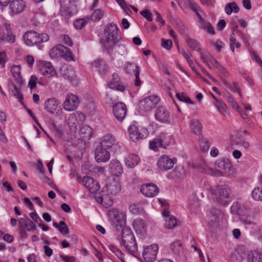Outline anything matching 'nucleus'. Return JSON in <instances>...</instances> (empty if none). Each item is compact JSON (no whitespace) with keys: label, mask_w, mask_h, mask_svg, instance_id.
Instances as JSON below:
<instances>
[{"label":"nucleus","mask_w":262,"mask_h":262,"mask_svg":"<svg viewBox=\"0 0 262 262\" xmlns=\"http://www.w3.org/2000/svg\"><path fill=\"white\" fill-rule=\"evenodd\" d=\"M49 38L48 34H39L33 30L27 31L23 36L24 43L28 47L38 46L40 43L48 41Z\"/></svg>","instance_id":"1"},{"label":"nucleus","mask_w":262,"mask_h":262,"mask_svg":"<svg viewBox=\"0 0 262 262\" xmlns=\"http://www.w3.org/2000/svg\"><path fill=\"white\" fill-rule=\"evenodd\" d=\"M122 242L126 250L134 255L138 250L137 245L134 235L127 227H123L121 230Z\"/></svg>","instance_id":"2"},{"label":"nucleus","mask_w":262,"mask_h":262,"mask_svg":"<svg viewBox=\"0 0 262 262\" xmlns=\"http://www.w3.org/2000/svg\"><path fill=\"white\" fill-rule=\"evenodd\" d=\"M230 189L228 185L218 186L214 190V199L222 205H226L230 202Z\"/></svg>","instance_id":"3"},{"label":"nucleus","mask_w":262,"mask_h":262,"mask_svg":"<svg viewBox=\"0 0 262 262\" xmlns=\"http://www.w3.org/2000/svg\"><path fill=\"white\" fill-rule=\"evenodd\" d=\"M214 166L215 171H214L213 174L221 177L230 170L232 168V164L229 159H222L216 160Z\"/></svg>","instance_id":"4"},{"label":"nucleus","mask_w":262,"mask_h":262,"mask_svg":"<svg viewBox=\"0 0 262 262\" xmlns=\"http://www.w3.org/2000/svg\"><path fill=\"white\" fill-rule=\"evenodd\" d=\"M159 98L156 96H150L141 100L139 103L140 111L144 112L151 111L159 102Z\"/></svg>","instance_id":"5"},{"label":"nucleus","mask_w":262,"mask_h":262,"mask_svg":"<svg viewBox=\"0 0 262 262\" xmlns=\"http://www.w3.org/2000/svg\"><path fill=\"white\" fill-rule=\"evenodd\" d=\"M110 215L113 219V223L115 224V227H123L126 224V215L125 212L118 209H112L110 211Z\"/></svg>","instance_id":"6"},{"label":"nucleus","mask_w":262,"mask_h":262,"mask_svg":"<svg viewBox=\"0 0 262 262\" xmlns=\"http://www.w3.org/2000/svg\"><path fill=\"white\" fill-rule=\"evenodd\" d=\"M130 139L134 142L139 139L145 138L148 135L147 130L145 128H140L136 125H132L128 129Z\"/></svg>","instance_id":"7"},{"label":"nucleus","mask_w":262,"mask_h":262,"mask_svg":"<svg viewBox=\"0 0 262 262\" xmlns=\"http://www.w3.org/2000/svg\"><path fill=\"white\" fill-rule=\"evenodd\" d=\"M120 31L117 26L114 24H107L105 29L107 38L114 43L117 42L120 39Z\"/></svg>","instance_id":"8"},{"label":"nucleus","mask_w":262,"mask_h":262,"mask_svg":"<svg viewBox=\"0 0 262 262\" xmlns=\"http://www.w3.org/2000/svg\"><path fill=\"white\" fill-rule=\"evenodd\" d=\"M74 1L75 0H69L64 6L60 7V14L65 19H68L77 13L76 6L74 4H72Z\"/></svg>","instance_id":"9"},{"label":"nucleus","mask_w":262,"mask_h":262,"mask_svg":"<svg viewBox=\"0 0 262 262\" xmlns=\"http://www.w3.org/2000/svg\"><path fill=\"white\" fill-rule=\"evenodd\" d=\"M159 246L157 244H152L146 247L143 251L142 256L146 262H154L156 258Z\"/></svg>","instance_id":"10"},{"label":"nucleus","mask_w":262,"mask_h":262,"mask_svg":"<svg viewBox=\"0 0 262 262\" xmlns=\"http://www.w3.org/2000/svg\"><path fill=\"white\" fill-rule=\"evenodd\" d=\"M79 103L78 97L72 94H68L66 95L63 107L67 111H73L77 108Z\"/></svg>","instance_id":"11"},{"label":"nucleus","mask_w":262,"mask_h":262,"mask_svg":"<svg viewBox=\"0 0 262 262\" xmlns=\"http://www.w3.org/2000/svg\"><path fill=\"white\" fill-rule=\"evenodd\" d=\"M41 74L48 77L55 76L57 72L50 62L41 61L38 65Z\"/></svg>","instance_id":"12"},{"label":"nucleus","mask_w":262,"mask_h":262,"mask_svg":"<svg viewBox=\"0 0 262 262\" xmlns=\"http://www.w3.org/2000/svg\"><path fill=\"white\" fill-rule=\"evenodd\" d=\"M61 74L65 78L68 79L74 85H76L78 83V79L76 75L74 69L67 66H63L60 69Z\"/></svg>","instance_id":"13"},{"label":"nucleus","mask_w":262,"mask_h":262,"mask_svg":"<svg viewBox=\"0 0 262 262\" xmlns=\"http://www.w3.org/2000/svg\"><path fill=\"white\" fill-rule=\"evenodd\" d=\"M176 161V159H170L168 156L164 155L160 157L157 165L161 170L166 171L171 169Z\"/></svg>","instance_id":"14"},{"label":"nucleus","mask_w":262,"mask_h":262,"mask_svg":"<svg viewBox=\"0 0 262 262\" xmlns=\"http://www.w3.org/2000/svg\"><path fill=\"white\" fill-rule=\"evenodd\" d=\"M81 183L92 193H96L100 188L98 183L94 181L93 178L90 176H85L83 177L81 181Z\"/></svg>","instance_id":"15"},{"label":"nucleus","mask_w":262,"mask_h":262,"mask_svg":"<svg viewBox=\"0 0 262 262\" xmlns=\"http://www.w3.org/2000/svg\"><path fill=\"white\" fill-rule=\"evenodd\" d=\"M155 117L157 121L161 123H167L170 118L169 111L166 107L163 106H159L157 108Z\"/></svg>","instance_id":"16"},{"label":"nucleus","mask_w":262,"mask_h":262,"mask_svg":"<svg viewBox=\"0 0 262 262\" xmlns=\"http://www.w3.org/2000/svg\"><path fill=\"white\" fill-rule=\"evenodd\" d=\"M113 113L116 118L119 121L124 120L126 115V106L123 102H117L113 106Z\"/></svg>","instance_id":"17"},{"label":"nucleus","mask_w":262,"mask_h":262,"mask_svg":"<svg viewBox=\"0 0 262 262\" xmlns=\"http://www.w3.org/2000/svg\"><path fill=\"white\" fill-rule=\"evenodd\" d=\"M140 191L146 197H154L158 193L159 189L156 184L146 183L141 186Z\"/></svg>","instance_id":"18"},{"label":"nucleus","mask_w":262,"mask_h":262,"mask_svg":"<svg viewBox=\"0 0 262 262\" xmlns=\"http://www.w3.org/2000/svg\"><path fill=\"white\" fill-rule=\"evenodd\" d=\"M115 137L111 134H107L101 138V147L104 148L110 149L118 146Z\"/></svg>","instance_id":"19"},{"label":"nucleus","mask_w":262,"mask_h":262,"mask_svg":"<svg viewBox=\"0 0 262 262\" xmlns=\"http://www.w3.org/2000/svg\"><path fill=\"white\" fill-rule=\"evenodd\" d=\"M109 172L115 177H119L123 172V167L120 162L117 159L111 161L108 166Z\"/></svg>","instance_id":"20"},{"label":"nucleus","mask_w":262,"mask_h":262,"mask_svg":"<svg viewBox=\"0 0 262 262\" xmlns=\"http://www.w3.org/2000/svg\"><path fill=\"white\" fill-rule=\"evenodd\" d=\"M111 157L110 152L105 148L100 147L95 150V158L98 162H106Z\"/></svg>","instance_id":"21"},{"label":"nucleus","mask_w":262,"mask_h":262,"mask_svg":"<svg viewBox=\"0 0 262 262\" xmlns=\"http://www.w3.org/2000/svg\"><path fill=\"white\" fill-rule=\"evenodd\" d=\"M113 79L108 83V86L113 90L123 92L125 90V86L120 81V78L118 74L114 73L112 75Z\"/></svg>","instance_id":"22"},{"label":"nucleus","mask_w":262,"mask_h":262,"mask_svg":"<svg viewBox=\"0 0 262 262\" xmlns=\"http://www.w3.org/2000/svg\"><path fill=\"white\" fill-rule=\"evenodd\" d=\"M112 195L106 192L101 195L96 196V200L98 203H100L105 208H110L113 204V199Z\"/></svg>","instance_id":"23"},{"label":"nucleus","mask_w":262,"mask_h":262,"mask_svg":"<svg viewBox=\"0 0 262 262\" xmlns=\"http://www.w3.org/2000/svg\"><path fill=\"white\" fill-rule=\"evenodd\" d=\"M45 107L48 112L54 114L60 108V103L55 98L49 99L45 103Z\"/></svg>","instance_id":"24"},{"label":"nucleus","mask_w":262,"mask_h":262,"mask_svg":"<svg viewBox=\"0 0 262 262\" xmlns=\"http://www.w3.org/2000/svg\"><path fill=\"white\" fill-rule=\"evenodd\" d=\"M26 8V3L23 0H13L10 4V8L13 13L18 14Z\"/></svg>","instance_id":"25"},{"label":"nucleus","mask_w":262,"mask_h":262,"mask_svg":"<svg viewBox=\"0 0 262 262\" xmlns=\"http://www.w3.org/2000/svg\"><path fill=\"white\" fill-rule=\"evenodd\" d=\"M196 167L199 170L204 173L213 175L214 171L210 167V165L207 163L203 158H200L196 164Z\"/></svg>","instance_id":"26"},{"label":"nucleus","mask_w":262,"mask_h":262,"mask_svg":"<svg viewBox=\"0 0 262 262\" xmlns=\"http://www.w3.org/2000/svg\"><path fill=\"white\" fill-rule=\"evenodd\" d=\"M121 190L120 183L116 180H114L108 184L106 187V192L115 195L118 194Z\"/></svg>","instance_id":"27"},{"label":"nucleus","mask_w":262,"mask_h":262,"mask_svg":"<svg viewBox=\"0 0 262 262\" xmlns=\"http://www.w3.org/2000/svg\"><path fill=\"white\" fill-rule=\"evenodd\" d=\"M159 146L166 149L171 143L172 140L170 136L167 134L162 133L157 137Z\"/></svg>","instance_id":"28"},{"label":"nucleus","mask_w":262,"mask_h":262,"mask_svg":"<svg viewBox=\"0 0 262 262\" xmlns=\"http://www.w3.org/2000/svg\"><path fill=\"white\" fill-rule=\"evenodd\" d=\"M133 226L136 233L139 234L143 233L146 228V225L144 221L140 217L134 220L133 223Z\"/></svg>","instance_id":"29"},{"label":"nucleus","mask_w":262,"mask_h":262,"mask_svg":"<svg viewBox=\"0 0 262 262\" xmlns=\"http://www.w3.org/2000/svg\"><path fill=\"white\" fill-rule=\"evenodd\" d=\"M63 45L58 44L52 48L49 51V55L52 58H56L61 57L63 55L64 49Z\"/></svg>","instance_id":"30"},{"label":"nucleus","mask_w":262,"mask_h":262,"mask_svg":"<svg viewBox=\"0 0 262 262\" xmlns=\"http://www.w3.org/2000/svg\"><path fill=\"white\" fill-rule=\"evenodd\" d=\"M92 65L96 68V71L100 74H104L107 70V66L103 60L97 59L92 62Z\"/></svg>","instance_id":"31"},{"label":"nucleus","mask_w":262,"mask_h":262,"mask_svg":"<svg viewBox=\"0 0 262 262\" xmlns=\"http://www.w3.org/2000/svg\"><path fill=\"white\" fill-rule=\"evenodd\" d=\"M202 61L208 65V61H209L213 67L218 68L220 67V63L209 53H206L201 55Z\"/></svg>","instance_id":"32"},{"label":"nucleus","mask_w":262,"mask_h":262,"mask_svg":"<svg viewBox=\"0 0 262 262\" xmlns=\"http://www.w3.org/2000/svg\"><path fill=\"white\" fill-rule=\"evenodd\" d=\"M139 158L135 154L129 155L125 158L126 166L128 168H134L139 163Z\"/></svg>","instance_id":"33"},{"label":"nucleus","mask_w":262,"mask_h":262,"mask_svg":"<svg viewBox=\"0 0 262 262\" xmlns=\"http://www.w3.org/2000/svg\"><path fill=\"white\" fill-rule=\"evenodd\" d=\"M189 127L191 131L194 134L198 135L199 136L201 135L202 126L198 120H191L189 123Z\"/></svg>","instance_id":"34"},{"label":"nucleus","mask_w":262,"mask_h":262,"mask_svg":"<svg viewBox=\"0 0 262 262\" xmlns=\"http://www.w3.org/2000/svg\"><path fill=\"white\" fill-rule=\"evenodd\" d=\"M11 73L17 83L21 84L23 83L20 75V66L14 65L11 69Z\"/></svg>","instance_id":"35"},{"label":"nucleus","mask_w":262,"mask_h":262,"mask_svg":"<svg viewBox=\"0 0 262 262\" xmlns=\"http://www.w3.org/2000/svg\"><path fill=\"white\" fill-rule=\"evenodd\" d=\"M170 249L173 253L176 255H180L183 253L182 242L180 241H176L170 245Z\"/></svg>","instance_id":"36"},{"label":"nucleus","mask_w":262,"mask_h":262,"mask_svg":"<svg viewBox=\"0 0 262 262\" xmlns=\"http://www.w3.org/2000/svg\"><path fill=\"white\" fill-rule=\"evenodd\" d=\"M199 141L201 150L203 152L207 151L211 145V143L202 135L199 136Z\"/></svg>","instance_id":"37"},{"label":"nucleus","mask_w":262,"mask_h":262,"mask_svg":"<svg viewBox=\"0 0 262 262\" xmlns=\"http://www.w3.org/2000/svg\"><path fill=\"white\" fill-rule=\"evenodd\" d=\"M248 262H262V254L257 251H251L248 255Z\"/></svg>","instance_id":"38"},{"label":"nucleus","mask_w":262,"mask_h":262,"mask_svg":"<svg viewBox=\"0 0 262 262\" xmlns=\"http://www.w3.org/2000/svg\"><path fill=\"white\" fill-rule=\"evenodd\" d=\"M222 81L225 86L233 92L235 93L237 92L239 97L242 98L241 91L237 83L234 82L232 83H230L224 79H223Z\"/></svg>","instance_id":"39"},{"label":"nucleus","mask_w":262,"mask_h":262,"mask_svg":"<svg viewBox=\"0 0 262 262\" xmlns=\"http://www.w3.org/2000/svg\"><path fill=\"white\" fill-rule=\"evenodd\" d=\"M186 43L190 48L194 51L198 52L201 50V45L199 42L194 39L187 38Z\"/></svg>","instance_id":"40"},{"label":"nucleus","mask_w":262,"mask_h":262,"mask_svg":"<svg viewBox=\"0 0 262 262\" xmlns=\"http://www.w3.org/2000/svg\"><path fill=\"white\" fill-rule=\"evenodd\" d=\"M164 227L167 229H172L177 225V219L174 216H169L164 219Z\"/></svg>","instance_id":"41"},{"label":"nucleus","mask_w":262,"mask_h":262,"mask_svg":"<svg viewBox=\"0 0 262 262\" xmlns=\"http://www.w3.org/2000/svg\"><path fill=\"white\" fill-rule=\"evenodd\" d=\"M90 18L89 16H85L83 18L78 19L74 21V26L78 29H81L86 24L90 21Z\"/></svg>","instance_id":"42"},{"label":"nucleus","mask_w":262,"mask_h":262,"mask_svg":"<svg viewBox=\"0 0 262 262\" xmlns=\"http://www.w3.org/2000/svg\"><path fill=\"white\" fill-rule=\"evenodd\" d=\"M239 10V7L234 2L227 4L225 8V11L228 15L231 14L232 12L237 13L238 12Z\"/></svg>","instance_id":"43"},{"label":"nucleus","mask_w":262,"mask_h":262,"mask_svg":"<svg viewBox=\"0 0 262 262\" xmlns=\"http://www.w3.org/2000/svg\"><path fill=\"white\" fill-rule=\"evenodd\" d=\"M124 70L129 74H136V72H139L138 66L133 63H127Z\"/></svg>","instance_id":"44"},{"label":"nucleus","mask_w":262,"mask_h":262,"mask_svg":"<svg viewBox=\"0 0 262 262\" xmlns=\"http://www.w3.org/2000/svg\"><path fill=\"white\" fill-rule=\"evenodd\" d=\"M104 12L100 9L95 10L91 15V20L97 22L99 21L103 16Z\"/></svg>","instance_id":"45"},{"label":"nucleus","mask_w":262,"mask_h":262,"mask_svg":"<svg viewBox=\"0 0 262 262\" xmlns=\"http://www.w3.org/2000/svg\"><path fill=\"white\" fill-rule=\"evenodd\" d=\"M251 195L254 200L262 202V188L260 187L254 188L252 192Z\"/></svg>","instance_id":"46"},{"label":"nucleus","mask_w":262,"mask_h":262,"mask_svg":"<svg viewBox=\"0 0 262 262\" xmlns=\"http://www.w3.org/2000/svg\"><path fill=\"white\" fill-rule=\"evenodd\" d=\"M63 53V55H62L61 57H62L66 61L69 62L74 61L72 52L69 48L64 47V52Z\"/></svg>","instance_id":"47"},{"label":"nucleus","mask_w":262,"mask_h":262,"mask_svg":"<svg viewBox=\"0 0 262 262\" xmlns=\"http://www.w3.org/2000/svg\"><path fill=\"white\" fill-rule=\"evenodd\" d=\"M173 175L178 179H181L185 176V170L182 167H176L173 170Z\"/></svg>","instance_id":"48"},{"label":"nucleus","mask_w":262,"mask_h":262,"mask_svg":"<svg viewBox=\"0 0 262 262\" xmlns=\"http://www.w3.org/2000/svg\"><path fill=\"white\" fill-rule=\"evenodd\" d=\"M80 132L83 137H90L92 133V129L90 126L85 125L80 128Z\"/></svg>","instance_id":"49"},{"label":"nucleus","mask_w":262,"mask_h":262,"mask_svg":"<svg viewBox=\"0 0 262 262\" xmlns=\"http://www.w3.org/2000/svg\"><path fill=\"white\" fill-rule=\"evenodd\" d=\"M237 27L238 26H235L234 28H233V32L232 33V34L231 35V36H230V48L232 50V51L233 52H234V43H235V40H236V38H235V35L234 34V32H236V33H239V34H241V33L240 32H239L237 29Z\"/></svg>","instance_id":"50"},{"label":"nucleus","mask_w":262,"mask_h":262,"mask_svg":"<svg viewBox=\"0 0 262 262\" xmlns=\"http://www.w3.org/2000/svg\"><path fill=\"white\" fill-rule=\"evenodd\" d=\"M213 98L216 100V102L215 104V106L219 110V111L222 114L226 112L227 106L225 103L221 100H216L215 97L212 96Z\"/></svg>","instance_id":"51"},{"label":"nucleus","mask_w":262,"mask_h":262,"mask_svg":"<svg viewBox=\"0 0 262 262\" xmlns=\"http://www.w3.org/2000/svg\"><path fill=\"white\" fill-rule=\"evenodd\" d=\"M176 97L180 101L184 102L189 104H193L192 101L185 93H182L181 94L177 93Z\"/></svg>","instance_id":"52"},{"label":"nucleus","mask_w":262,"mask_h":262,"mask_svg":"<svg viewBox=\"0 0 262 262\" xmlns=\"http://www.w3.org/2000/svg\"><path fill=\"white\" fill-rule=\"evenodd\" d=\"M211 220L212 222H216L222 216V213L220 210L217 209H213L211 212Z\"/></svg>","instance_id":"53"},{"label":"nucleus","mask_w":262,"mask_h":262,"mask_svg":"<svg viewBox=\"0 0 262 262\" xmlns=\"http://www.w3.org/2000/svg\"><path fill=\"white\" fill-rule=\"evenodd\" d=\"M12 87L13 90H12V92L13 93L14 96L19 99V101H21L23 100V95L21 92V89L19 88H18L15 85H12Z\"/></svg>","instance_id":"54"},{"label":"nucleus","mask_w":262,"mask_h":262,"mask_svg":"<svg viewBox=\"0 0 262 262\" xmlns=\"http://www.w3.org/2000/svg\"><path fill=\"white\" fill-rule=\"evenodd\" d=\"M149 147L151 150L155 151H158L159 150V141H157V138L149 141Z\"/></svg>","instance_id":"55"},{"label":"nucleus","mask_w":262,"mask_h":262,"mask_svg":"<svg viewBox=\"0 0 262 262\" xmlns=\"http://www.w3.org/2000/svg\"><path fill=\"white\" fill-rule=\"evenodd\" d=\"M129 210L133 214H139L141 212V209L138 204L130 205L129 207Z\"/></svg>","instance_id":"56"},{"label":"nucleus","mask_w":262,"mask_h":262,"mask_svg":"<svg viewBox=\"0 0 262 262\" xmlns=\"http://www.w3.org/2000/svg\"><path fill=\"white\" fill-rule=\"evenodd\" d=\"M58 230L63 235H66L69 232V228L63 221H60V226Z\"/></svg>","instance_id":"57"},{"label":"nucleus","mask_w":262,"mask_h":262,"mask_svg":"<svg viewBox=\"0 0 262 262\" xmlns=\"http://www.w3.org/2000/svg\"><path fill=\"white\" fill-rule=\"evenodd\" d=\"M188 7L194 12L199 11L200 7L193 0H187Z\"/></svg>","instance_id":"58"},{"label":"nucleus","mask_w":262,"mask_h":262,"mask_svg":"<svg viewBox=\"0 0 262 262\" xmlns=\"http://www.w3.org/2000/svg\"><path fill=\"white\" fill-rule=\"evenodd\" d=\"M37 80L38 78L36 76L34 75L31 76L28 83V87L31 90L34 89L36 85Z\"/></svg>","instance_id":"59"},{"label":"nucleus","mask_w":262,"mask_h":262,"mask_svg":"<svg viewBox=\"0 0 262 262\" xmlns=\"http://www.w3.org/2000/svg\"><path fill=\"white\" fill-rule=\"evenodd\" d=\"M140 14L148 21H151L152 20V14L149 10H144L140 12Z\"/></svg>","instance_id":"60"},{"label":"nucleus","mask_w":262,"mask_h":262,"mask_svg":"<svg viewBox=\"0 0 262 262\" xmlns=\"http://www.w3.org/2000/svg\"><path fill=\"white\" fill-rule=\"evenodd\" d=\"M162 46L167 50H170L172 46V41L170 39H162Z\"/></svg>","instance_id":"61"},{"label":"nucleus","mask_w":262,"mask_h":262,"mask_svg":"<svg viewBox=\"0 0 262 262\" xmlns=\"http://www.w3.org/2000/svg\"><path fill=\"white\" fill-rule=\"evenodd\" d=\"M61 38L63 43L69 47H71L73 45L72 41L68 35H62Z\"/></svg>","instance_id":"62"},{"label":"nucleus","mask_w":262,"mask_h":262,"mask_svg":"<svg viewBox=\"0 0 262 262\" xmlns=\"http://www.w3.org/2000/svg\"><path fill=\"white\" fill-rule=\"evenodd\" d=\"M6 41L9 43H13L15 41V36L12 32H7L6 36Z\"/></svg>","instance_id":"63"},{"label":"nucleus","mask_w":262,"mask_h":262,"mask_svg":"<svg viewBox=\"0 0 262 262\" xmlns=\"http://www.w3.org/2000/svg\"><path fill=\"white\" fill-rule=\"evenodd\" d=\"M75 117L72 116L70 118L68 123L71 129L75 132L76 129H77V124L75 122Z\"/></svg>","instance_id":"64"}]
</instances>
